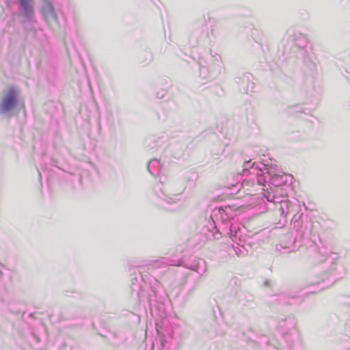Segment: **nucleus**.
Masks as SVG:
<instances>
[{
    "mask_svg": "<svg viewBox=\"0 0 350 350\" xmlns=\"http://www.w3.org/2000/svg\"><path fill=\"white\" fill-rule=\"evenodd\" d=\"M42 15L50 26L54 27L57 23V17L51 5H46L42 8Z\"/></svg>",
    "mask_w": 350,
    "mask_h": 350,
    "instance_id": "nucleus-2",
    "label": "nucleus"
},
{
    "mask_svg": "<svg viewBox=\"0 0 350 350\" xmlns=\"http://www.w3.org/2000/svg\"><path fill=\"white\" fill-rule=\"evenodd\" d=\"M20 1L22 9L25 12H29L31 10V0H18Z\"/></svg>",
    "mask_w": 350,
    "mask_h": 350,
    "instance_id": "nucleus-3",
    "label": "nucleus"
},
{
    "mask_svg": "<svg viewBox=\"0 0 350 350\" xmlns=\"http://www.w3.org/2000/svg\"><path fill=\"white\" fill-rule=\"evenodd\" d=\"M17 101L18 92L15 88L13 86L8 88L1 100L0 113L8 112L12 110L16 105Z\"/></svg>",
    "mask_w": 350,
    "mask_h": 350,
    "instance_id": "nucleus-1",
    "label": "nucleus"
}]
</instances>
